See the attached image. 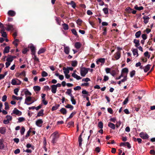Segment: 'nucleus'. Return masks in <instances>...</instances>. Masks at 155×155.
<instances>
[{
	"label": "nucleus",
	"mask_w": 155,
	"mask_h": 155,
	"mask_svg": "<svg viewBox=\"0 0 155 155\" xmlns=\"http://www.w3.org/2000/svg\"><path fill=\"white\" fill-rule=\"evenodd\" d=\"M13 113L18 116H20L22 114V113L16 108H15L13 111Z\"/></svg>",
	"instance_id": "4"
},
{
	"label": "nucleus",
	"mask_w": 155,
	"mask_h": 155,
	"mask_svg": "<svg viewBox=\"0 0 155 155\" xmlns=\"http://www.w3.org/2000/svg\"><path fill=\"white\" fill-rule=\"evenodd\" d=\"M25 131V129L24 127H22L20 130V133L21 135H23Z\"/></svg>",
	"instance_id": "57"
},
{
	"label": "nucleus",
	"mask_w": 155,
	"mask_h": 155,
	"mask_svg": "<svg viewBox=\"0 0 155 155\" xmlns=\"http://www.w3.org/2000/svg\"><path fill=\"white\" fill-rule=\"evenodd\" d=\"M129 71L128 69L127 68H124L123 69H122V71H121V74H122L126 73L127 74L128 72Z\"/></svg>",
	"instance_id": "30"
},
{
	"label": "nucleus",
	"mask_w": 155,
	"mask_h": 155,
	"mask_svg": "<svg viewBox=\"0 0 155 155\" xmlns=\"http://www.w3.org/2000/svg\"><path fill=\"white\" fill-rule=\"evenodd\" d=\"M139 135L140 137L143 139H146L149 138V136L147 134H144L143 132L140 133Z\"/></svg>",
	"instance_id": "5"
},
{
	"label": "nucleus",
	"mask_w": 155,
	"mask_h": 155,
	"mask_svg": "<svg viewBox=\"0 0 155 155\" xmlns=\"http://www.w3.org/2000/svg\"><path fill=\"white\" fill-rule=\"evenodd\" d=\"M6 118H7V119L9 121L12 120V117L9 115H7L6 116Z\"/></svg>",
	"instance_id": "53"
},
{
	"label": "nucleus",
	"mask_w": 155,
	"mask_h": 155,
	"mask_svg": "<svg viewBox=\"0 0 155 155\" xmlns=\"http://www.w3.org/2000/svg\"><path fill=\"white\" fill-rule=\"evenodd\" d=\"M105 59L104 58H101L99 59L96 61V63L97 64H99V63L101 62L102 63H104L105 62Z\"/></svg>",
	"instance_id": "15"
},
{
	"label": "nucleus",
	"mask_w": 155,
	"mask_h": 155,
	"mask_svg": "<svg viewBox=\"0 0 155 155\" xmlns=\"http://www.w3.org/2000/svg\"><path fill=\"white\" fill-rule=\"evenodd\" d=\"M134 9H136V10L138 11H141L143 9V6H140L139 7H138L137 5H136L134 7Z\"/></svg>",
	"instance_id": "31"
},
{
	"label": "nucleus",
	"mask_w": 155,
	"mask_h": 155,
	"mask_svg": "<svg viewBox=\"0 0 155 155\" xmlns=\"http://www.w3.org/2000/svg\"><path fill=\"white\" fill-rule=\"evenodd\" d=\"M18 74V77H20L22 76L25 77V73L24 71L22 72L20 74Z\"/></svg>",
	"instance_id": "55"
},
{
	"label": "nucleus",
	"mask_w": 155,
	"mask_h": 155,
	"mask_svg": "<svg viewBox=\"0 0 155 155\" xmlns=\"http://www.w3.org/2000/svg\"><path fill=\"white\" fill-rule=\"evenodd\" d=\"M140 41L139 40H137L136 39H134V40L133 42L135 44V46L136 47H138V46L140 45L139 43Z\"/></svg>",
	"instance_id": "19"
},
{
	"label": "nucleus",
	"mask_w": 155,
	"mask_h": 155,
	"mask_svg": "<svg viewBox=\"0 0 155 155\" xmlns=\"http://www.w3.org/2000/svg\"><path fill=\"white\" fill-rule=\"evenodd\" d=\"M141 34V31H139L137 32H136L135 34V36L136 38H139Z\"/></svg>",
	"instance_id": "42"
},
{
	"label": "nucleus",
	"mask_w": 155,
	"mask_h": 155,
	"mask_svg": "<svg viewBox=\"0 0 155 155\" xmlns=\"http://www.w3.org/2000/svg\"><path fill=\"white\" fill-rule=\"evenodd\" d=\"M60 105L56 104L54 106H53L51 108L52 111H54L57 110L58 108L59 107Z\"/></svg>",
	"instance_id": "33"
},
{
	"label": "nucleus",
	"mask_w": 155,
	"mask_h": 155,
	"mask_svg": "<svg viewBox=\"0 0 155 155\" xmlns=\"http://www.w3.org/2000/svg\"><path fill=\"white\" fill-rule=\"evenodd\" d=\"M51 136H53V138L51 141V143L54 144L56 143L59 137V134L57 131H55L51 134Z\"/></svg>",
	"instance_id": "1"
},
{
	"label": "nucleus",
	"mask_w": 155,
	"mask_h": 155,
	"mask_svg": "<svg viewBox=\"0 0 155 155\" xmlns=\"http://www.w3.org/2000/svg\"><path fill=\"white\" fill-rule=\"evenodd\" d=\"M78 64V62L76 61H72L71 65L72 66L75 67Z\"/></svg>",
	"instance_id": "39"
},
{
	"label": "nucleus",
	"mask_w": 155,
	"mask_h": 155,
	"mask_svg": "<svg viewBox=\"0 0 155 155\" xmlns=\"http://www.w3.org/2000/svg\"><path fill=\"white\" fill-rule=\"evenodd\" d=\"M126 9L127 11L128 12L130 13H131V11L133 10V9L131 8L130 7L127 8Z\"/></svg>",
	"instance_id": "64"
},
{
	"label": "nucleus",
	"mask_w": 155,
	"mask_h": 155,
	"mask_svg": "<svg viewBox=\"0 0 155 155\" xmlns=\"http://www.w3.org/2000/svg\"><path fill=\"white\" fill-rule=\"evenodd\" d=\"M76 22L78 25H81L82 23V21L80 19H78L77 20Z\"/></svg>",
	"instance_id": "51"
},
{
	"label": "nucleus",
	"mask_w": 155,
	"mask_h": 155,
	"mask_svg": "<svg viewBox=\"0 0 155 155\" xmlns=\"http://www.w3.org/2000/svg\"><path fill=\"white\" fill-rule=\"evenodd\" d=\"M3 140H0V149H3L4 148V145L3 143Z\"/></svg>",
	"instance_id": "40"
},
{
	"label": "nucleus",
	"mask_w": 155,
	"mask_h": 155,
	"mask_svg": "<svg viewBox=\"0 0 155 155\" xmlns=\"http://www.w3.org/2000/svg\"><path fill=\"white\" fill-rule=\"evenodd\" d=\"M44 89L45 91H49L50 90V87L47 85L44 86Z\"/></svg>",
	"instance_id": "54"
},
{
	"label": "nucleus",
	"mask_w": 155,
	"mask_h": 155,
	"mask_svg": "<svg viewBox=\"0 0 155 155\" xmlns=\"http://www.w3.org/2000/svg\"><path fill=\"white\" fill-rule=\"evenodd\" d=\"M108 126L113 129H114L115 128V124L111 122H109L108 123Z\"/></svg>",
	"instance_id": "23"
},
{
	"label": "nucleus",
	"mask_w": 155,
	"mask_h": 155,
	"mask_svg": "<svg viewBox=\"0 0 155 155\" xmlns=\"http://www.w3.org/2000/svg\"><path fill=\"white\" fill-rule=\"evenodd\" d=\"M46 51V49L44 48H42L38 51V54H42L45 52Z\"/></svg>",
	"instance_id": "22"
},
{
	"label": "nucleus",
	"mask_w": 155,
	"mask_h": 155,
	"mask_svg": "<svg viewBox=\"0 0 155 155\" xmlns=\"http://www.w3.org/2000/svg\"><path fill=\"white\" fill-rule=\"evenodd\" d=\"M103 11L104 13L106 14H108L109 13L108 9L107 8H104L103 9Z\"/></svg>",
	"instance_id": "44"
},
{
	"label": "nucleus",
	"mask_w": 155,
	"mask_h": 155,
	"mask_svg": "<svg viewBox=\"0 0 155 155\" xmlns=\"http://www.w3.org/2000/svg\"><path fill=\"white\" fill-rule=\"evenodd\" d=\"M34 90L35 91H39L41 90V87L40 86H35L33 87Z\"/></svg>",
	"instance_id": "38"
},
{
	"label": "nucleus",
	"mask_w": 155,
	"mask_h": 155,
	"mask_svg": "<svg viewBox=\"0 0 155 155\" xmlns=\"http://www.w3.org/2000/svg\"><path fill=\"white\" fill-rule=\"evenodd\" d=\"M133 55H137V56H138V50L137 49H132V50Z\"/></svg>",
	"instance_id": "20"
},
{
	"label": "nucleus",
	"mask_w": 155,
	"mask_h": 155,
	"mask_svg": "<svg viewBox=\"0 0 155 155\" xmlns=\"http://www.w3.org/2000/svg\"><path fill=\"white\" fill-rule=\"evenodd\" d=\"M59 111L64 115L66 114L67 113V111L66 109L64 108H61Z\"/></svg>",
	"instance_id": "21"
},
{
	"label": "nucleus",
	"mask_w": 155,
	"mask_h": 155,
	"mask_svg": "<svg viewBox=\"0 0 155 155\" xmlns=\"http://www.w3.org/2000/svg\"><path fill=\"white\" fill-rule=\"evenodd\" d=\"M67 5H71L72 7L74 9L76 7V4L73 1H71L70 2H67Z\"/></svg>",
	"instance_id": "11"
},
{
	"label": "nucleus",
	"mask_w": 155,
	"mask_h": 155,
	"mask_svg": "<svg viewBox=\"0 0 155 155\" xmlns=\"http://www.w3.org/2000/svg\"><path fill=\"white\" fill-rule=\"evenodd\" d=\"M75 47L77 49L80 48L81 46V44L79 42H77L75 44Z\"/></svg>",
	"instance_id": "32"
},
{
	"label": "nucleus",
	"mask_w": 155,
	"mask_h": 155,
	"mask_svg": "<svg viewBox=\"0 0 155 155\" xmlns=\"http://www.w3.org/2000/svg\"><path fill=\"white\" fill-rule=\"evenodd\" d=\"M70 48L68 46H64V51L66 54H68L69 53Z\"/></svg>",
	"instance_id": "10"
},
{
	"label": "nucleus",
	"mask_w": 155,
	"mask_h": 155,
	"mask_svg": "<svg viewBox=\"0 0 155 155\" xmlns=\"http://www.w3.org/2000/svg\"><path fill=\"white\" fill-rule=\"evenodd\" d=\"M7 97L6 95H4L2 97V101L3 102L7 100Z\"/></svg>",
	"instance_id": "59"
},
{
	"label": "nucleus",
	"mask_w": 155,
	"mask_h": 155,
	"mask_svg": "<svg viewBox=\"0 0 155 155\" xmlns=\"http://www.w3.org/2000/svg\"><path fill=\"white\" fill-rule=\"evenodd\" d=\"M63 28L64 30H67L68 29L69 27L68 24L66 23H64L62 25Z\"/></svg>",
	"instance_id": "35"
},
{
	"label": "nucleus",
	"mask_w": 155,
	"mask_h": 155,
	"mask_svg": "<svg viewBox=\"0 0 155 155\" xmlns=\"http://www.w3.org/2000/svg\"><path fill=\"white\" fill-rule=\"evenodd\" d=\"M5 128L4 127H1L0 128V133L2 134H4L6 132Z\"/></svg>",
	"instance_id": "29"
},
{
	"label": "nucleus",
	"mask_w": 155,
	"mask_h": 155,
	"mask_svg": "<svg viewBox=\"0 0 155 155\" xmlns=\"http://www.w3.org/2000/svg\"><path fill=\"white\" fill-rule=\"evenodd\" d=\"M55 18V20L56 21V22L59 25H60V21L59 20L60 18L56 17Z\"/></svg>",
	"instance_id": "63"
},
{
	"label": "nucleus",
	"mask_w": 155,
	"mask_h": 155,
	"mask_svg": "<svg viewBox=\"0 0 155 155\" xmlns=\"http://www.w3.org/2000/svg\"><path fill=\"white\" fill-rule=\"evenodd\" d=\"M107 111L110 114H112L113 113V110L111 108H107Z\"/></svg>",
	"instance_id": "62"
},
{
	"label": "nucleus",
	"mask_w": 155,
	"mask_h": 155,
	"mask_svg": "<svg viewBox=\"0 0 155 155\" xmlns=\"http://www.w3.org/2000/svg\"><path fill=\"white\" fill-rule=\"evenodd\" d=\"M44 110L43 109H41L38 113L37 116L36 117H40L42 116L43 115Z\"/></svg>",
	"instance_id": "25"
},
{
	"label": "nucleus",
	"mask_w": 155,
	"mask_h": 155,
	"mask_svg": "<svg viewBox=\"0 0 155 155\" xmlns=\"http://www.w3.org/2000/svg\"><path fill=\"white\" fill-rule=\"evenodd\" d=\"M12 98L13 100L16 99L17 100H21L22 99V97H17L14 95H13L12 96Z\"/></svg>",
	"instance_id": "24"
},
{
	"label": "nucleus",
	"mask_w": 155,
	"mask_h": 155,
	"mask_svg": "<svg viewBox=\"0 0 155 155\" xmlns=\"http://www.w3.org/2000/svg\"><path fill=\"white\" fill-rule=\"evenodd\" d=\"M14 29L13 25H8L7 28V31H9L11 30H13Z\"/></svg>",
	"instance_id": "37"
},
{
	"label": "nucleus",
	"mask_w": 155,
	"mask_h": 155,
	"mask_svg": "<svg viewBox=\"0 0 155 155\" xmlns=\"http://www.w3.org/2000/svg\"><path fill=\"white\" fill-rule=\"evenodd\" d=\"M82 134H81L79 136L78 138V141L79 142V145L80 147H81L82 145V139L81 137Z\"/></svg>",
	"instance_id": "18"
},
{
	"label": "nucleus",
	"mask_w": 155,
	"mask_h": 155,
	"mask_svg": "<svg viewBox=\"0 0 155 155\" xmlns=\"http://www.w3.org/2000/svg\"><path fill=\"white\" fill-rule=\"evenodd\" d=\"M143 18L144 20V21H143L144 22L145 24H146L148 22L150 18L147 16L144 15L143 17Z\"/></svg>",
	"instance_id": "14"
},
{
	"label": "nucleus",
	"mask_w": 155,
	"mask_h": 155,
	"mask_svg": "<svg viewBox=\"0 0 155 155\" xmlns=\"http://www.w3.org/2000/svg\"><path fill=\"white\" fill-rule=\"evenodd\" d=\"M71 76L73 77L74 78L78 80H79L81 79V77L80 76L76 74H75V73L73 72L72 75Z\"/></svg>",
	"instance_id": "12"
},
{
	"label": "nucleus",
	"mask_w": 155,
	"mask_h": 155,
	"mask_svg": "<svg viewBox=\"0 0 155 155\" xmlns=\"http://www.w3.org/2000/svg\"><path fill=\"white\" fill-rule=\"evenodd\" d=\"M25 94L26 96H31V93L28 89H26V91L25 92Z\"/></svg>",
	"instance_id": "45"
},
{
	"label": "nucleus",
	"mask_w": 155,
	"mask_h": 155,
	"mask_svg": "<svg viewBox=\"0 0 155 155\" xmlns=\"http://www.w3.org/2000/svg\"><path fill=\"white\" fill-rule=\"evenodd\" d=\"M141 36L143 40H145L147 39V35L146 34H142Z\"/></svg>",
	"instance_id": "60"
},
{
	"label": "nucleus",
	"mask_w": 155,
	"mask_h": 155,
	"mask_svg": "<svg viewBox=\"0 0 155 155\" xmlns=\"http://www.w3.org/2000/svg\"><path fill=\"white\" fill-rule=\"evenodd\" d=\"M128 98L129 97H128L125 99V100L123 103V104L125 105L127 103L128 101Z\"/></svg>",
	"instance_id": "61"
},
{
	"label": "nucleus",
	"mask_w": 155,
	"mask_h": 155,
	"mask_svg": "<svg viewBox=\"0 0 155 155\" xmlns=\"http://www.w3.org/2000/svg\"><path fill=\"white\" fill-rule=\"evenodd\" d=\"M13 60V59H12L11 57L9 56V57L7 58L6 59V61H7L8 62H9L11 63Z\"/></svg>",
	"instance_id": "56"
},
{
	"label": "nucleus",
	"mask_w": 155,
	"mask_h": 155,
	"mask_svg": "<svg viewBox=\"0 0 155 155\" xmlns=\"http://www.w3.org/2000/svg\"><path fill=\"white\" fill-rule=\"evenodd\" d=\"M65 107L67 108H69L70 110H72L74 109V107L70 104H68L65 106Z\"/></svg>",
	"instance_id": "28"
},
{
	"label": "nucleus",
	"mask_w": 155,
	"mask_h": 155,
	"mask_svg": "<svg viewBox=\"0 0 155 155\" xmlns=\"http://www.w3.org/2000/svg\"><path fill=\"white\" fill-rule=\"evenodd\" d=\"M150 66L151 65L150 64H147V65L144 69V71L145 72H147L150 69Z\"/></svg>",
	"instance_id": "26"
},
{
	"label": "nucleus",
	"mask_w": 155,
	"mask_h": 155,
	"mask_svg": "<svg viewBox=\"0 0 155 155\" xmlns=\"http://www.w3.org/2000/svg\"><path fill=\"white\" fill-rule=\"evenodd\" d=\"M10 47L8 46L6 47L4 49L3 51L4 54L8 53L9 52Z\"/></svg>",
	"instance_id": "27"
},
{
	"label": "nucleus",
	"mask_w": 155,
	"mask_h": 155,
	"mask_svg": "<svg viewBox=\"0 0 155 155\" xmlns=\"http://www.w3.org/2000/svg\"><path fill=\"white\" fill-rule=\"evenodd\" d=\"M12 84L13 85H17V82L15 79H13L12 81Z\"/></svg>",
	"instance_id": "58"
},
{
	"label": "nucleus",
	"mask_w": 155,
	"mask_h": 155,
	"mask_svg": "<svg viewBox=\"0 0 155 155\" xmlns=\"http://www.w3.org/2000/svg\"><path fill=\"white\" fill-rule=\"evenodd\" d=\"M4 104H5V109L6 110H8L9 109V105H8V103L7 102H5V103Z\"/></svg>",
	"instance_id": "48"
},
{
	"label": "nucleus",
	"mask_w": 155,
	"mask_h": 155,
	"mask_svg": "<svg viewBox=\"0 0 155 155\" xmlns=\"http://www.w3.org/2000/svg\"><path fill=\"white\" fill-rule=\"evenodd\" d=\"M41 74V76L43 77H46L48 75V73L45 71H42Z\"/></svg>",
	"instance_id": "46"
},
{
	"label": "nucleus",
	"mask_w": 155,
	"mask_h": 155,
	"mask_svg": "<svg viewBox=\"0 0 155 155\" xmlns=\"http://www.w3.org/2000/svg\"><path fill=\"white\" fill-rule=\"evenodd\" d=\"M8 15L11 16H14L15 15L16 13L15 11L12 10H9L8 12Z\"/></svg>",
	"instance_id": "13"
},
{
	"label": "nucleus",
	"mask_w": 155,
	"mask_h": 155,
	"mask_svg": "<svg viewBox=\"0 0 155 155\" xmlns=\"http://www.w3.org/2000/svg\"><path fill=\"white\" fill-rule=\"evenodd\" d=\"M88 72V70L87 68L84 67L80 68V74L81 75L82 77H84L87 74Z\"/></svg>",
	"instance_id": "2"
},
{
	"label": "nucleus",
	"mask_w": 155,
	"mask_h": 155,
	"mask_svg": "<svg viewBox=\"0 0 155 155\" xmlns=\"http://www.w3.org/2000/svg\"><path fill=\"white\" fill-rule=\"evenodd\" d=\"M30 48L31 50V54L35 55V48L34 46L32 45L30 47Z\"/></svg>",
	"instance_id": "16"
},
{
	"label": "nucleus",
	"mask_w": 155,
	"mask_h": 155,
	"mask_svg": "<svg viewBox=\"0 0 155 155\" xmlns=\"http://www.w3.org/2000/svg\"><path fill=\"white\" fill-rule=\"evenodd\" d=\"M63 70L64 71V74H68L69 73V71L68 68H66L65 67H64Z\"/></svg>",
	"instance_id": "43"
},
{
	"label": "nucleus",
	"mask_w": 155,
	"mask_h": 155,
	"mask_svg": "<svg viewBox=\"0 0 155 155\" xmlns=\"http://www.w3.org/2000/svg\"><path fill=\"white\" fill-rule=\"evenodd\" d=\"M18 120L19 122H21L25 120V119L23 117H19Z\"/></svg>",
	"instance_id": "50"
},
{
	"label": "nucleus",
	"mask_w": 155,
	"mask_h": 155,
	"mask_svg": "<svg viewBox=\"0 0 155 155\" xmlns=\"http://www.w3.org/2000/svg\"><path fill=\"white\" fill-rule=\"evenodd\" d=\"M51 91L53 94H55L56 92L57 88L55 85H52L51 86Z\"/></svg>",
	"instance_id": "9"
},
{
	"label": "nucleus",
	"mask_w": 155,
	"mask_h": 155,
	"mask_svg": "<svg viewBox=\"0 0 155 155\" xmlns=\"http://www.w3.org/2000/svg\"><path fill=\"white\" fill-rule=\"evenodd\" d=\"M120 146H127L128 148L130 149L131 148V146L130 144L128 142H121L120 145Z\"/></svg>",
	"instance_id": "3"
},
{
	"label": "nucleus",
	"mask_w": 155,
	"mask_h": 155,
	"mask_svg": "<svg viewBox=\"0 0 155 155\" xmlns=\"http://www.w3.org/2000/svg\"><path fill=\"white\" fill-rule=\"evenodd\" d=\"M43 123V121L42 119H38L36 121L35 124L37 126L41 127Z\"/></svg>",
	"instance_id": "6"
},
{
	"label": "nucleus",
	"mask_w": 155,
	"mask_h": 155,
	"mask_svg": "<svg viewBox=\"0 0 155 155\" xmlns=\"http://www.w3.org/2000/svg\"><path fill=\"white\" fill-rule=\"evenodd\" d=\"M72 92V90L71 89H68L67 90V91L65 93L66 94H67L70 97L73 96L72 94H71Z\"/></svg>",
	"instance_id": "17"
},
{
	"label": "nucleus",
	"mask_w": 155,
	"mask_h": 155,
	"mask_svg": "<svg viewBox=\"0 0 155 155\" xmlns=\"http://www.w3.org/2000/svg\"><path fill=\"white\" fill-rule=\"evenodd\" d=\"M19 91V89L18 88H15L14 90V92L16 95H18V92Z\"/></svg>",
	"instance_id": "52"
},
{
	"label": "nucleus",
	"mask_w": 155,
	"mask_h": 155,
	"mask_svg": "<svg viewBox=\"0 0 155 155\" xmlns=\"http://www.w3.org/2000/svg\"><path fill=\"white\" fill-rule=\"evenodd\" d=\"M76 112L74 111L73 112H72L71 114L69 116V117L68 118H67V120H66V121H68L69 119L73 117V116L75 114H76Z\"/></svg>",
	"instance_id": "34"
},
{
	"label": "nucleus",
	"mask_w": 155,
	"mask_h": 155,
	"mask_svg": "<svg viewBox=\"0 0 155 155\" xmlns=\"http://www.w3.org/2000/svg\"><path fill=\"white\" fill-rule=\"evenodd\" d=\"M71 101L72 102V104L75 105L76 104V101L74 99V97L73 95L71 96Z\"/></svg>",
	"instance_id": "36"
},
{
	"label": "nucleus",
	"mask_w": 155,
	"mask_h": 155,
	"mask_svg": "<svg viewBox=\"0 0 155 155\" xmlns=\"http://www.w3.org/2000/svg\"><path fill=\"white\" fill-rule=\"evenodd\" d=\"M120 56V52L119 51L117 52L114 54V57L117 60L119 59Z\"/></svg>",
	"instance_id": "7"
},
{
	"label": "nucleus",
	"mask_w": 155,
	"mask_h": 155,
	"mask_svg": "<svg viewBox=\"0 0 155 155\" xmlns=\"http://www.w3.org/2000/svg\"><path fill=\"white\" fill-rule=\"evenodd\" d=\"M31 101V97H26L25 100V104L28 105L31 104V103H28V102H30Z\"/></svg>",
	"instance_id": "8"
},
{
	"label": "nucleus",
	"mask_w": 155,
	"mask_h": 155,
	"mask_svg": "<svg viewBox=\"0 0 155 155\" xmlns=\"http://www.w3.org/2000/svg\"><path fill=\"white\" fill-rule=\"evenodd\" d=\"M71 31L72 33L74 35L77 37H78V35L77 34V32L76 30L74 29H71Z\"/></svg>",
	"instance_id": "41"
},
{
	"label": "nucleus",
	"mask_w": 155,
	"mask_h": 155,
	"mask_svg": "<svg viewBox=\"0 0 155 155\" xmlns=\"http://www.w3.org/2000/svg\"><path fill=\"white\" fill-rule=\"evenodd\" d=\"M103 123L101 121H100L98 123V126L100 129H102L103 127Z\"/></svg>",
	"instance_id": "47"
},
{
	"label": "nucleus",
	"mask_w": 155,
	"mask_h": 155,
	"mask_svg": "<svg viewBox=\"0 0 155 155\" xmlns=\"http://www.w3.org/2000/svg\"><path fill=\"white\" fill-rule=\"evenodd\" d=\"M135 71L133 70L130 73V76L131 78L133 77L135 74Z\"/></svg>",
	"instance_id": "49"
}]
</instances>
